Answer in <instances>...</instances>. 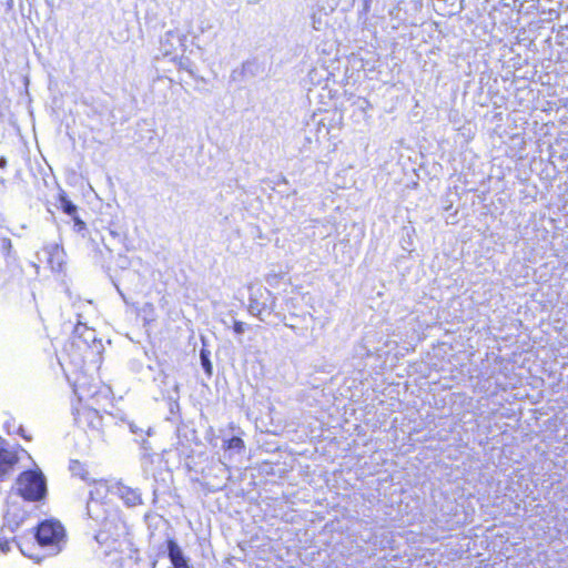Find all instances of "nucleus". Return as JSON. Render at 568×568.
Instances as JSON below:
<instances>
[{
    "mask_svg": "<svg viewBox=\"0 0 568 568\" xmlns=\"http://www.w3.org/2000/svg\"><path fill=\"white\" fill-rule=\"evenodd\" d=\"M10 491L28 501H40L47 496V479L42 471L29 469L21 471Z\"/></svg>",
    "mask_w": 568,
    "mask_h": 568,
    "instance_id": "nucleus-1",
    "label": "nucleus"
},
{
    "mask_svg": "<svg viewBox=\"0 0 568 568\" xmlns=\"http://www.w3.org/2000/svg\"><path fill=\"white\" fill-rule=\"evenodd\" d=\"M65 537L63 526L54 519H47L41 521L34 532V538L39 546L48 548L50 555H57L61 551Z\"/></svg>",
    "mask_w": 568,
    "mask_h": 568,
    "instance_id": "nucleus-2",
    "label": "nucleus"
},
{
    "mask_svg": "<svg viewBox=\"0 0 568 568\" xmlns=\"http://www.w3.org/2000/svg\"><path fill=\"white\" fill-rule=\"evenodd\" d=\"M27 500L20 498L18 494L9 491L6 498V509L3 513V526L8 528L9 534H13L27 519L28 510L24 508Z\"/></svg>",
    "mask_w": 568,
    "mask_h": 568,
    "instance_id": "nucleus-3",
    "label": "nucleus"
},
{
    "mask_svg": "<svg viewBox=\"0 0 568 568\" xmlns=\"http://www.w3.org/2000/svg\"><path fill=\"white\" fill-rule=\"evenodd\" d=\"M124 535L125 526L119 518H104L102 528L94 535V539L100 546L105 547L108 554L116 548V544Z\"/></svg>",
    "mask_w": 568,
    "mask_h": 568,
    "instance_id": "nucleus-4",
    "label": "nucleus"
},
{
    "mask_svg": "<svg viewBox=\"0 0 568 568\" xmlns=\"http://www.w3.org/2000/svg\"><path fill=\"white\" fill-rule=\"evenodd\" d=\"M275 296L265 287H258L252 291L250 295L248 311L252 315L264 321L263 314H271L274 311Z\"/></svg>",
    "mask_w": 568,
    "mask_h": 568,
    "instance_id": "nucleus-5",
    "label": "nucleus"
},
{
    "mask_svg": "<svg viewBox=\"0 0 568 568\" xmlns=\"http://www.w3.org/2000/svg\"><path fill=\"white\" fill-rule=\"evenodd\" d=\"M186 36L179 30H169L160 39L159 51L163 57L175 60L179 51H184Z\"/></svg>",
    "mask_w": 568,
    "mask_h": 568,
    "instance_id": "nucleus-6",
    "label": "nucleus"
},
{
    "mask_svg": "<svg viewBox=\"0 0 568 568\" xmlns=\"http://www.w3.org/2000/svg\"><path fill=\"white\" fill-rule=\"evenodd\" d=\"M206 478L211 490H222L227 486V483L231 479L230 467L224 462L219 460L209 468Z\"/></svg>",
    "mask_w": 568,
    "mask_h": 568,
    "instance_id": "nucleus-7",
    "label": "nucleus"
},
{
    "mask_svg": "<svg viewBox=\"0 0 568 568\" xmlns=\"http://www.w3.org/2000/svg\"><path fill=\"white\" fill-rule=\"evenodd\" d=\"M115 495L126 507H135L143 504L142 493L139 488H132L121 481L115 487Z\"/></svg>",
    "mask_w": 568,
    "mask_h": 568,
    "instance_id": "nucleus-8",
    "label": "nucleus"
},
{
    "mask_svg": "<svg viewBox=\"0 0 568 568\" xmlns=\"http://www.w3.org/2000/svg\"><path fill=\"white\" fill-rule=\"evenodd\" d=\"M166 555L171 562V568H191L190 558L185 556L174 539L166 540Z\"/></svg>",
    "mask_w": 568,
    "mask_h": 568,
    "instance_id": "nucleus-9",
    "label": "nucleus"
},
{
    "mask_svg": "<svg viewBox=\"0 0 568 568\" xmlns=\"http://www.w3.org/2000/svg\"><path fill=\"white\" fill-rule=\"evenodd\" d=\"M222 448L224 449V457L231 459L234 454H242L245 445L242 438L233 436L223 440Z\"/></svg>",
    "mask_w": 568,
    "mask_h": 568,
    "instance_id": "nucleus-10",
    "label": "nucleus"
},
{
    "mask_svg": "<svg viewBox=\"0 0 568 568\" xmlns=\"http://www.w3.org/2000/svg\"><path fill=\"white\" fill-rule=\"evenodd\" d=\"M87 515L95 521L104 520V508L99 500L93 497V491H90V500L87 503Z\"/></svg>",
    "mask_w": 568,
    "mask_h": 568,
    "instance_id": "nucleus-11",
    "label": "nucleus"
},
{
    "mask_svg": "<svg viewBox=\"0 0 568 568\" xmlns=\"http://www.w3.org/2000/svg\"><path fill=\"white\" fill-rule=\"evenodd\" d=\"M83 416L89 423V426L93 429L100 430L102 427V416L97 409L87 408L83 410Z\"/></svg>",
    "mask_w": 568,
    "mask_h": 568,
    "instance_id": "nucleus-12",
    "label": "nucleus"
},
{
    "mask_svg": "<svg viewBox=\"0 0 568 568\" xmlns=\"http://www.w3.org/2000/svg\"><path fill=\"white\" fill-rule=\"evenodd\" d=\"M258 69H260V67L255 61H246L242 64L241 72H237L236 70H234L231 74V78L233 80H237V74H240V75L248 74L251 77H255L258 73Z\"/></svg>",
    "mask_w": 568,
    "mask_h": 568,
    "instance_id": "nucleus-13",
    "label": "nucleus"
},
{
    "mask_svg": "<svg viewBox=\"0 0 568 568\" xmlns=\"http://www.w3.org/2000/svg\"><path fill=\"white\" fill-rule=\"evenodd\" d=\"M60 204H61V209H62L63 213H65L67 215H69L71 217L77 215V212H78L77 205L73 204V202L70 201L65 194L60 195Z\"/></svg>",
    "mask_w": 568,
    "mask_h": 568,
    "instance_id": "nucleus-14",
    "label": "nucleus"
},
{
    "mask_svg": "<svg viewBox=\"0 0 568 568\" xmlns=\"http://www.w3.org/2000/svg\"><path fill=\"white\" fill-rule=\"evenodd\" d=\"M74 333L79 335V337L83 336L84 343H89L90 341L95 339V332L94 329L89 328L88 326L83 324H79L75 326Z\"/></svg>",
    "mask_w": 568,
    "mask_h": 568,
    "instance_id": "nucleus-15",
    "label": "nucleus"
},
{
    "mask_svg": "<svg viewBox=\"0 0 568 568\" xmlns=\"http://www.w3.org/2000/svg\"><path fill=\"white\" fill-rule=\"evenodd\" d=\"M8 528L2 527L0 528V551L3 554H7L10 550V540H14L16 538L11 536L12 534H7Z\"/></svg>",
    "mask_w": 568,
    "mask_h": 568,
    "instance_id": "nucleus-16",
    "label": "nucleus"
},
{
    "mask_svg": "<svg viewBox=\"0 0 568 568\" xmlns=\"http://www.w3.org/2000/svg\"><path fill=\"white\" fill-rule=\"evenodd\" d=\"M130 432L139 437H143V435L151 436L152 428L150 426H140L135 422L128 423Z\"/></svg>",
    "mask_w": 568,
    "mask_h": 568,
    "instance_id": "nucleus-17",
    "label": "nucleus"
},
{
    "mask_svg": "<svg viewBox=\"0 0 568 568\" xmlns=\"http://www.w3.org/2000/svg\"><path fill=\"white\" fill-rule=\"evenodd\" d=\"M200 359H201V365H202L205 374L211 376L212 372H213V366L210 361V353L205 349H202L200 353Z\"/></svg>",
    "mask_w": 568,
    "mask_h": 568,
    "instance_id": "nucleus-18",
    "label": "nucleus"
},
{
    "mask_svg": "<svg viewBox=\"0 0 568 568\" xmlns=\"http://www.w3.org/2000/svg\"><path fill=\"white\" fill-rule=\"evenodd\" d=\"M70 470L73 475L80 476L83 480H88V471L82 469V465L79 462H72Z\"/></svg>",
    "mask_w": 568,
    "mask_h": 568,
    "instance_id": "nucleus-19",
    "label": "nucleus"
},
{
    "mask_svg": "<svg viewBox=\"0 0 568 568\" xmlns=\"http://www.w3.org/2000/svg\"><path fill=\"white\" fill-rule=\"evenodd\" d=\"M72 220L74 222L73 224V230L77 232V233H81L82 231L85 230L87 225L79 217V215H74L72 216Z\"/></svg>",
    "mask_w": 568,
    "mask_h": 568,
    "instance_id": "nucleus-20",
    "label": "nucleus"
},
{
    "mask_svg": "<svg viewBox=\"0 0 568 568\" xmlns=\"http://www.w3.org/2000/svg\"><path fill=\"white\" fill-rule=\"evenodd\" d=\"M233 331H234L236 334H243V333H244V331H245V323L240 322V321H234V324H233Z\"/></svg>",
    "mask_w": 568,
    "mask_h": 568,
    "instance_id": "nucleus-21",
    "label": "nucleus"
},
{
    "mask_svg": "<svg viewBox=\"0 0 568 568\" xmlns=\"http://www.w3.org/2000/svg\"><path fill=\"white\" fill-rule=\"evenodd\" d=\"M141 447L145 452L143 457L150 456L149 450H151L152 447L150 446V443L145 438H142Z\"/></svg>",
    "mask_w": 568,
    "mask_h": 568,
    "instance_id": "nucleus-22",
    "label": "nucleus"
},
{
    "mask_svg": "<svg viewBox=\"0 0 568 568\" xmlns=\"http://www.w3.org/2000/svg\"><path fill=\"white\" fill-rule=\"evenodd\" d=\"M1 248L8 253L9 250L11 248V241L9 239H2L1 240Z\"/></svg>",
    "mask_w": 568,
    "mask_h": 568,
    "instance_id": "nucleus-23",
    "label": "nucleus"
},
{
    "mask_svg": "<svg viewBox=\"0 0 568 568\" xmlns=\"http://www.w3.org/2000/svg\"><path fill=\"white\" fill-rule=\"evenodd\" d=\"M372 1H373V0H364V1H363V11H364V12H368V11H369V9H371V4H372Z\"/></svg>",
    "mask_w": 568,
    "mask_h": 568,
    "instance_id": "nucleus-24",
    "label": "nucleus"
},
{
    "mask_svg": "<svg viewBox=\"0 0 568 568\" xmlns=\"http://www.w3.org/2000/svg\"><path fill=\"white\" fill-rule=\"evenodd\" d=\"M7 166V159L4 156H0V169H4Z\"/></svg>",
    "mask_w": 568,
    "mask_h": 568,
    "instance_id": "nucleus-25",
    "label": "nucleus"
},
{
    "mask_svg": "<svg viewBox=\"0 0 568 568\" xmlns=\"http://www.w3.org/2000/svg\"><path fill=\"white\" fill-rule=\"evenodd\" d=\"M19 434H20L23 438L29 439V437H27V436L24 435V433H23V427H22V426H20V427H19Z\"/></svg>",
    "mask_w": 568,
    "mask_h": 568,
    "instance_id": "nucleus-26",
    "label": "nucleus"
},
{
    "mask_svg": "<svg viewBox=\"0 0 568 568\" xmlns=\"http://www.w3.org/2000/svg\"><path fill=\"white\" fill-rule=\"evenodd\" d=\"M250 3H255L257 2L258 0H247Z\"/></svg>",
    "mask_w": 568,
    "mask_h": 568,
    "instance_id": "nucleus-27",
    "label": "nucleus"
},
{
    "mask_svg": "<svg viewBox=\"0 0 568 568\" xmlns=\"http://www.w3.org/2000/svg\"><path fill=\"white\" fill-rule=\"evenodd\" d=\"M110 234H111L112 236H115V235H116V233H115L114 231H110Z\"/></svg>",
    "mask_w": 568,
    "mask_h": 568,
    "instance_id": "nucleus-28",
    "label": "nucleus"
}]
</instances>
